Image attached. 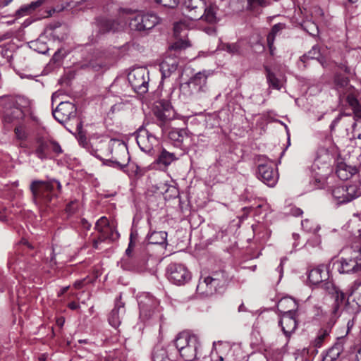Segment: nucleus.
<instances>
[{
	"mask_svg": "<svg viewBox=\"0 0 361 361\" xmlns=\"http://www.w3.org/2000/svg\"><path fill=\"white\" fill-rule=\"evenodd\" d=\"M86 147L92 156L100 160H102L104 157H109L111 154V158L106 159L104 164L119 169H123L127 166L130 160L127 146L117 140H101L95 147L91 144L90 146Z\"/></svg>",
	"mask_w": 361,
	"mask_h": 361,
	"instance_id": "nucleus-1",
	"label": "nucleus"
},
{
	"mask_svg": "<svg viewBox=\"0 0 361 361\" xmlns=\"http://www.w3.org/2000/svg\"><path fill=\"white\" fill-rule=\"evenodd\" d=\"M55 186L60 192L61 184L55 178H49L47 180H34L30 183V190L32 200L40 210L42 215L47 213L54 205L52 201L57 197Z\"/></svg>",
	"mask_w": 361,
	"mask_h": 361,
	"instance_id": "nucleus-2",
	"label": "nucleus"
},
{
	"mask_svg": "<svg viewBox=\"0 0 361 361\" xmlns=\"http://www.w3.org/2000/svg\"><path fill=\"white\" fill-rule=\"evenodd\" d=\"M208 75L205 71L197 73L188 82L180 85V98L184 102H190L202 98L207 92V80Z\"/></svg>",
	"mask_w": 361,
	"mask_h": 361,
	"instance_id": "nucleus-3",
	"label": "nucleus"
},
{
	"mask_svg": "<svg viewBox=\"0 0 361 361\" xmlns=\"http://www.w3.org/2000/svg\"><path fill=\"white\" fill-rule=\"evenodd\" d=\"M30 101L24 97H4L1 105L4 109V119L6 123H12L24 118L29 112Z\"/></svg>",
	"mask_w": 361,
	"mask_h": 361,
	"instance_id": "nucleus-4",
	"label": "nucleus"
},
{
	"mask_svg": "<svg viewBox=\"0 0 361 361\" xmlns=\"http://www.w3.org/2000/svg\"><path fill=\"white\" fill-rule=\"evenodd\" d=\"M174 345L185 361H193L196 359L200 348L199 338L186 331L177 335Z\"/></svg>",
	"mask_w": 361,
	"mask_h": 361,
	"instance_id": "nucleus-5",
	"label": "nucleus"
},
{
	"mask_svg": "<svg viewBox=\"0 0 361 361\" xmlns=\"http://www.w3.org/2000/svg\"><path fill=\"white\" fill-rule=\"evenodd\" d=\"M329 274L324 266L312 269L308 274V280L312 285H318L331 293L338 306L344 300V293L336 287L331 281H328Z\"/></svg>",
	"mask_w": 361,
	"mask_h": 361,
	"instance_id": "nucleus-6",
	"label": "nucleus"
},
{
	"mask_svg": "<svg viewBox=\"0 0 361 361\" xmlns=\"http://www.w3.org/2000/svg\"><path fill=\"white\" fill-rule=\"evenodd\" d=\"M189 46L188 41L180 39L176 41L169 47L164 60L159 66L162 79L169 78L176 71L179 63L178 54L180 51Z\"/></svg>",
	"mask_w": 361,
	"mask_h": 361,
	"instance_id": "nucleus-7",
	"label": "nucleus"
},
{
	"mask_svg": "<svg viewBox=\"0 0 361 361\" xmlns=\"http://www.w3.org/2000/svg\"><path fill=\"white\" fill-rule=\"evenodd\" d=\"M226 281L224 271H216L211 276L201 277L197 286V291L204 296L212 295L225 285Z\"/></svg>",
	"mask_w": 361,
	"mask_h": 361,
	"instance_id": "nucleus-8",
	"label": "nucleus"
},
{
	"mask_svg": "<svg viewBox=\"0 0 361 361\" xmlns=\"http://www.w3.org/2000/svg\"><path fill=\"white\" fill-rule=\"evenodd\" d=\"M348 298L342 304L338 306L335 302L334 312L336 313L340 310H345L350 314L357 313L361 310V282L355 281L353 285L348 290Z\"/></svg>",
	"mask_w": 361,
	"mask_h": 361,
	"instance_id": "nucleus-9",
	"label": "nucleus"
},
{
	"mask_svg": "<svg viewBox=\"0 0 361 361\" xmlns=\"http://www.w3.org/2000/svg\"><path fill=\"white\" fill-rule=\"evenodd\" d=\"M285 306L290 307V310L284 312L279 321V325L284 335L289 337L294 332L297 327V322L295 318L294 309L297 308L295 301L291 298H282L278 304L279 308H283Z\"/></svg>",
	"mask_w": 361,
	"mask_h": 361,
	"instance_id": "nucleus-10",
	"label": "nucleus"
},
{
	"mask_svg": "<svg viewBox=\"0 0 361 361\" xmlns=\"http://www.w3.org/2000/svg\"><path fill=\"white\" fill-rule=\"evenodd\" d=\"M62 149L60 145L53 140L46 137H38L35 140L33 149L31 152L41 161H44L52 157V154L59 155L62 153Z\"/></svg>",
	"mask_w": 361,
	"mask_h": 361,
	"instance_id": "nucleus-11",
	"label": "nucleus"
},
{
	"mask_svg": "<svg viewBox=\"0 0 361 361\" xmlns=\"http://www.w3.org/2000/svg\"><path fill=\"white\" fill-rule=\"evenodd\" d=\"M359 250H355L350 257H342L337 261V269L341 274L361 275V233L358 236Z\"/></svg>",
	"mask_w": 361,
	"mask_h": 361,
	"instance_id": "nucleus-12",
	"label": "nucleus"
},
{
	"mask_svg": "<svg viewBox=\"0 0 361 361\" xmlns=\"http://www.w3.org/2000/svg\"><path fill=\"white\" fill-rule=\"evenodd\" d=\"M128 80L135 92L145 94L149 87V71L144 67L133 68L128 75Z\"/></svg>",
	"mask_w": 361,
	"mask_h": 361,
	"instance_id": "nucleus-13",
	"label": "nucleus"
},
{
	"mask_svg": "<svg viewBox=\"0 0 361 361\" xmlns=\"http://www.w3.org/2000/svg\"><path fill=\"white\" fill-rule=\"evenodd\" d=\"M137 302L140 315L145 319H149L161 312V308L159 305V301L149 293H144L139 295Z\"/></svg>",
	"mask_w": 361,
	"mask_h": 361,
	"instance_id": "nucleus-14",
	"label": "nucleus"
},
{
	"mask_svg": "<svg viewBox=\"0 0 361 361\" xmlns=\"http://www.w3.org/2000/svg\"><path fill=\"white\" fill-rule=\"evenodd\" d=\"M168 279L176 285H183L190 279V273L187 267L180 263H171L166 268Z\"/></svg>",
	"mask_w": 361,
	"mask_h": 361,
	"instance_id": "nucleus-15",
	"label": "nucleus"
},
{
	"mask_svg": "<svg viewBox=\"0 0 361 361\" xmlns=\"http://www.w3.org/2000/svg\"><path fill=\"white\" fill-rule=\"evenodd\" d=\"M136 141L142 151L150 155L154 154V147L158 145V140L148 130L140 128L136 136Z\"/></svg>",
	"mask_w": 361,
	"mask_h": 361,
	"instance_id": "nucleus-16",
	"label": "nucleus"
},
{
	"mask_svg": "<svg viewBox=\"0 0 361 361\" xmlns=\"http://www.w3.org/2000/svg\"><path fill=\"white\" fill-rule=\"evenodd\" d=\"M76 107L69 102H61L57 107L52 111L54 118L60 123H63L76 116Z\"/></svg>",
	"mask_w": 361,
	"mask_h": 361,
	"instance_id": "nucleus-17",
	"label": "nucleus"
},
{
	"mask_svg": "<svg viewBox=\"0 0 361 361\" xmlns=\"http://www.w3.org/2000/svg\"><path fill=\"white\" fill-rule=\"evenodd\" d=\"M158 23V17L154 13L137 15L132 18L130 26L138 31H145L153 28Z\"/></svg>",
	"mask_w": 361,
	"mask_h": 361,
	"instance_id": "nucleus-18",
	"label": "nucleus"
},
{
	"mask_svg": "<svg viewBox=\"0 0 361 361\" xmlns=\"http://www.w3.org/2000/svg\"><path fill=\"white\" fill-rule=\"evenodd\" d=\"M360 192L355 185L339 186L333 189L332 195L338 204L348 203L360 196Z\"/></svg>",
	"mask_w": 361,
	"mask_h": 361,
	"instance_id": "nucleus-19",
	"label": "nucleus"
},
{
	"mask_svg": "<svg viewBox=\"0 0 361 361\" xmlns=\"http://www.w3.org/2000/svg\"><path fill=\"white\" fill-rule=\"evenodd\" d=\"M205 4L204 0H185L182 6L183 13L191 20H199L201 18Z\"/></svg>",
	"mask_w": 361,
	"mask_h": 361,
	"instance_id": "nucleus-20",
	"label": "nucleus"
},
{
	"mask_svg": "<svg viewBox=\"0 0 361 361\" xmlns=\"http://www.w3.org/2000/svg\"><path fill=\"white\" fill-rule=\"evenodd\" d=\"M257 178L269 187H274L279 179V173L271 165L259 164L257 171Z\"/></svg>",
	"mask_w": 361,
	"mask_h": 361,
	"instance_id": "nucleus-21",
	"label": "nucleus"
},
{
	"mask_svg": "<svg viewBox=\"0 0 361 361\" xmlns=\"http://www.w3.org/2000/svg\"><path fill=\"white\" fill-rule=\"evenodd\" d=\"M222 15L219 12L218 6L215 4H205L204 9L202 13L201 18L211 25H214L221 20Z\"/></svg>",
	"mask_w": 361,
	"mask_h": 361,
	"instance_id": "nucleus-22",
	"label": "nucleus"
},
{
	"mask_svg": "<svg viewBox=\"0 0 361 361\" xmlns=\"http://www.w3.org/2000/svg\"><path fill=\"white\" fill-rule=\"evenodd\" d=\"M121 295L116 300L115 307L112 310L109 317V322L114 328L119 326L121 322V319L125 314L124 303L121 300Z\"/></svg>",
	"mask_w": 361,
	"mask_h": 361,
	"instance_id": "nucleus-23",
	"label": "nucleus"
},
{
	"mask_svg": "<svg viewBox=\"0 0 361 361\" xmlns=\"http://www.w3.org/2000/svg\"><path fill=\"white\" fill-rule=\"evenodd\" d=\"M349 79L341 74H337L334 78V84L338 91L342 94H345L353 87L349 85Z\"/></svg>",
	"mask_w": 361,
	"mask_h": 361,
	"instance_id": "nucleus-24",
	"label": "nucleus"
},
{
	"mask_svg": "<svg viewBox=\"0 0 361 361\" xmlns=\"http://www.w3.org/2000/svg\"><path fill=\"white\" fill-rule=\"evenodd\" d=\"M284 28H285V24H283V23L275 24L272 27L269 33L268 34L267 37V44H268L271 54H274V50L275 49L274 47V43L276 36Z\"/></svg>",
	"mask_w": 361,
	"mask_h": 361,
	"instance_id": "nucleus-25",
	"label": "nucleus"
},
{
	"mask_svg": "<svg viewBox=\"0 0 361 361\" xmlns=\"http://www.w3.org/2000/svg\"><path fill=\"white\" fill-rule=\"evenodd\" d=\"M147 238L149 243L162 245L166 242L167 233L164 231H153L149 233Z\"/></svg>",
	"mask_w": 361,
	"mask_h": 361,
	"instance_id": "nucleus-26",
	"label": "nucleus"
},
{
	"mask_svg": "<svg viewBox=\"0 0 361 361\" xmlns=\"http://www.w3.org/2000/svg\"><path fill=\"white\" fill-rule=\"evenodd\" d=\"M176 159L173 153H171L163 148L158 156L157 161L158 164L167 167Z\"/></svg>",
	"mask_w": 361,
	"mask_h": 361,
	"instance_id": "nucleus-27",
	"label": "nucleus"
},
{
	"mask_svg": "<svg viewBox=\"0 0 361 361\" xmlns=\"http://www.w3.org/2000/svg\"><path fill=\"white\" fill-rule=\"evenodd\" d=\"M264 68L269 86L278 90H281L283 85L282 80L278 78L268 66H265Z\"/></svg>",
	"mask_w": 361,
	"mask_h": 361,
	"instance_id": "nucleus-28",
	"label": "nucleus"
},
{
	"mask_svg": "<svg viewBox=\"0 0 361 361\" xmlns=\"http://www.w3.org/2000/svg\"><path fill=\"white\" fill-rule=\"evenodd\" d=\"M152 359V361H171L168 357L166 350L161 345L154 347Z\"/></svg>",
	"mask_w": 361,
	"mask_h": 361,
	"instance_id": "nucleus-29",
	"label": "nucleus"
},
{
	"mask_svg": "<svg viewBox=\"0 0 361 361\" xmlns=\"http://www.w3.org/2000/svg\"><path fill=\"white\" fill-rule=\"evenodd\" d=\"M186 130L182 129H173L169 133V137L174 141L177 145H179L183 142L185 137L186 136Z\"/></svg>",
	"mask_w": 361,
	"mask_h": 361,
	"instance_id": "nucleus-30",
	"label": "nucleus"
},
{
	"mask_svg": "<svg viewBox=\"0 0 361 361\" xmlns=\"http://www.w3.org/2000/svg\"><path fill=\"white\" fill-rule=\"evenodd\" d=\"M173 34L177 39L176 41L180 39L183 40L182 37H184L187 35V28L185 23L182 21L176 23L173 26Z\"/></svg>",
	"mask_w": 361,
	"mask_h": 361,
	"instance_id": "nucleus-31",
	"label": "nucleus"
},
{
	"mask_svg": "<svg viewBox=\"0 0 361 361\" xmlns=\"http://www.w3.org/2000/svg\"><path fill=\"white\" fill-rule=\"evenodd\" d=\"M302 229L308 233H316L320 227L313 220L306 219L301 222Z\"/></svg>",
	"mask_w": 361,
	"mask_h": 361,
	"instance_id": "nucleus-32",
	"label": "nucleus"
},
{
	"mask_svg": "<svg viewBox=\"0 0 361 361\" xmlns=\"http://www.w3.org/2000/svg\"><path fill=\"white\" fill-rule=\"evenodd\" d=\"M95 229L99 233L105 234L104 233L111 230L109 220L106 217L102 216L95 224Z\"/></svg>",
	"mask_w": 361,
	"mask_h": 361,
	"instance_id": "nucleus-33",
	"label": "nucleus"
},
{
	"mask_svg": "<svg viewBox=\"0 0 361 361\" xmlns=\"http://www.w3.org/2000/svg\"><path fill=\"white\" fill-rule=\"evenodd\" d=\"M329 334V330L328 329H321L319 331L317 337L313 341L312 344L315 348L322 347L323 343L325 339Z\"/></svg>",
	"mask_w": 361,
	"mask_h": 361,
	"instance_id": "nucleus-34",
	"label": "nucleus"
},
{
	"mask_svg": "<svg viewBox=\"0 0 361 361\" xmlns=\"http://www.w3.org/2000/svg\"><path fill=\"white\" fill-rule=\"evenodd\" d=\"M14 133L17 140L25 141L28 136L25 126L19 124L14 128Z\"/></svg>",
	"mask_w": 361,
	"mask_h": 361,
	"instance_id": "nucleus-35",
	"label": "nucleus"
},
{
	"mask_svg": "<svg viewBox=\"0 0 361 361\" xmlns=\"http://www.w3.org/2000/svg\"><path fill=\"white\" fill-rule=\"evenodd\" d=\"M31 44V47H32L35 51L41 54H47L49 50V48L43 41L42 37H40L36 41L32 42Z\"/></svg>",
	"mask_w": 361,
	"mask_h": 361,
	"instance_id": "nucleus-36",
	"label": "nucleus"
},
{
	"mask_svg": "<svg viewBox=\"0 0 361 361\" xmlns=\"http://www.w3.org/2000/svg\"><path fill=\"white\" fill-rule=\"evenodd\" d=\"M340 355V350L337 347L330 348L323 357V361H335Z\"/></svg>",
	"mask_w": 361,
	"mask_h": 361,
	"instance_id": "nucleus-37",
	"label": "nucleus"
},
{
	"mask_svg": "<svg viewBox=\"0 0 361 361\" xmlns=\"http://www.w3.org/2000/svg\"><path fill=\"white\" fill-rule=\"evenodd\" d=\"M23 262V257H18L16 255H11L9 257L8 260V264L10 267L12 266H15L14 269L16 268L22 269L23 267L21 266V264Z\"/></svg>",
	"mask_w": 361,
	"mask_h": 361,
	"instance_id": "nucleus-38",
	"label": "nucleus"
},
{
	"mask_svg": "<svg viewBox=\"0 0 361 361\" xmlns=\"http://www.w3.org/2000/svg\"><path fill=\"white\" fill-rule=\"evenodd\" d=\"M319 56V49L317 47L314 46L312 47V49L310 51H309L307 54H305L302 56H301L300 60L303 63H305L307 59H315Z\"/></svg>",
	"mask_w": 361,
	"mask_h": 361,
	"instance_id": "nucleus-39",
	"label": "nucleus"
},
{
	"mask_svg": "<svg viewBox=\"0 0 361 361\" xmlns=\"http://www.w3.org/2000/svg\"><path fill=\"white\" fill-rule=\"evenodd\" d=\"M121 267L124 270H134L135 269L134 264L132 263L130 257H123L119 262Z\"/></svg>",
	"mask_w": 361,
	"mask_h": 361,
	"instance_id": "nucleus-40",
	"label": "nucleus"
},
{
	"mask_svg": "<svg viewBox=\"0 0 361 361\" xmlns=\"http://www.w3.org/2000/svg\"><path fill=\"white\" fill-rule=\"evenodd\" d=\"M248 5L252 8L257 6L266 7L271 4V0H247Z\"/></svg>",
	"mask_w": 361,
	"mask_h": 361,
	"instance_id": "nucleus-41",
	"label": "nucleus"
},
{
	"mask_svg": "<svg viewBox=\"0 0 361 361\" xmlns=\"http://www.w3.org/2000/svg\"><path fill=\"white\" fill-rule=\"evenodd\" d=\"M222 49L225 50L228 53L231 54H238L239 52L240 47L235 44H225L222 47Z\"/></svg>",
	"mask_w": 361,
	"mask_h": 361,
	"instance_id": "nucleus-42",
	"label": "nucleus"
},
{
	"mask_svg": "<svg viewBox=\"0 0 361 361\" xmlns=\"http://www.w3.org/2000/svg\"><path fill=\"white\" fill-rule=\"evenodd\" d=\"M45 1L44 0H37L35 1H32L30 4L27 6H25L21 8L22 11L27 12L30 10H35L37 8L41 6Z\"/></svg>",
	"mask_w": 361,
	"mask_h": 361,
	"instance_id": "nucleus-43",
	"label": "nucleus"
},
{
	"mask_svg": "<svg viewBox=\"0 0 361 361\" xmlns=\"http://www.w3.org/2000/svg\"><path fill=\"white\" fill-rule=\"evenodd\" d=\"M156 1L164 7L169 8H176L178 4V0H156Z\"/></svg>",
	"mask_w": 361,
	"mask_h": 361,
	"instance_id": "nucleus-44",
	"label": "nucleus"
},
{
	"mask_svg": "<svg viewBox=\"0 0 361 361\" xmlns=\"http://www.w3.org/2000/svg\"><path fill=\"white\" fill-rule=\"evenodd\" d=\"M346 102L349 104V106L353 109L358 108V106L360 105L359 101L355 97V96L351 93H349L346 97Z\"/></svg>",
	"mask_w": 361,
	"mask_h": 361,
	"instance_id": "nucleus-45",
	"label": "nucleus"
},
{
	"mask_svg": "<svg viewBox=\"0 0 361 361\" xmlns=\"http://www.w3.org/2000/svg\"><path fill=\"white\" fill-rule=\"evenodd\" d=\"M106 234L100 233L97 238L93 240L92 245L94 249H99V245L106 240Z\"/></svg>",
	"mask_w": 361,
	"mask_h": 361,
	"instance_id": "nucleus-46",
	"label": "nucleus"
},
{
	"mask_svg": "<svg viewBox=\"0 0 361 361\" xmlns=\"http://www.w3.org/2000/svg\"><path fill=\"white\" fill-rule=\"evenodd\" d=\"M78 207V202L76 200L69 202L66 207V212L68 214H73Z\"/></svg>",
	"mask_w": 361,
	"mask_h": 361,
	"instance_id": "nucleus-47",
	"label": "nucleus"
},
{
	"mask_svg": "<svg viewBox=\"0 0 361 361\" xmlns=\"http://www.w3.org/2000/svg\"><path fill=\"white\" fill-rule=\"evenodd\" d=\"M348 114H343V113H341L338 115V116L336 118H335L333 121L331 122V125H330V130L331 131H334L335 128L337 126L338 123L340 122V121L341 120L342 117L343 116H347Z\"/></svg>",
	"mask_w": 361,
	"mask_h": 361,
	"instance_id": "nucleus-48",
	"label": "nucleus"
},
{
	"mask_svg": "<svg viewBox=\"0 0 361 361\" xmlns=\"http://www.w3.org/2000/svg\"><path fill=\"white\" fill-rule=\"evenodd\" d=\"M59 29H60V27H56L50 33V35L52 36V37L54 39H58L59 41L63 40L64 39L63 35H59Z\"/></svg>",
	"mask_w": 361,
	"mask_h": 361,
	"instance_id": "nucleus-49",
	"label": "nucleus"
},
{
	"mask_svg": "<svg viewBox=\"0 0 361 361\" xmlns=\"http://www.w3.org/2000/svg\"><path fill=\"white\" fill-rule=\"evenodd\" d=\"M157 116L163 121L169 120L171 118L170 111L169 109H166L163 112H160Z\"/></svg>",
	"mask_w": 361,
	"mask_h": 361,
	"instance_id": "nucleus-50",
	"label": "nucleus"
},
{
	"mask_svg": "<svg viewBox=\"0 0 361 361\" xmlns=\"http://www.w3.org/2000/svg\"><path fill=\"white\" fill-rule=\"evenodd\" d=\"M107 237H106V240L107 239H114L115 237H118V233L117 231H115L114 228L112 226H111V230L110 231H108L104 233Z\"/></svg>",
	"mask_w": 361,
	"mask_h": 361,
	"instance_id": "nucleus-51",
	"label": "nucleus"
},
{
	"mask_svg": "<svg viewBox=\"0 0 361 361\" xmlns=\"http://www.w3.org/2000/svg\"><path fill=\"white\" fill-rule=\"evenodd\" d=\"M286 261V258H283L281 259L280 264L276 268V271L279 273V280L281 279L283 274V264Z\"/></svg>",
	"mask_w": 361,
	"mask_h": 361,
	"instance_id": "nucleus-52",
	"label": "nucleus"
},
{
	"mask_svg": "<svg viewBox=\"0 0 361 361\" xmlns=\"http://www.w3.org/2000/svg\"><path fill=\"white\" fill-rule=\"evenodd\" d=\"M80 226L85 231L90 230L91 224L89 223L85 219H81L80 221Z\"/></svg>",
	"mask_w": 361,
	"mask_h": 361,
	"instance_id": "nucleus-53",
	"label": "nucleus"
},
{
	"mask_svg": "<svg viewBox=\"0 0 361 361\" xmlns=\"http://www.w3.org/2000/svg\"><path fill=\"white\" fill-rule=\"evenodd\" d=\"M290 213L294 216H299L302 214V210L298 207H292L290 210Z\"/></svg>",
	"mask_w": 361,
	"mask_h": 361,
	"instance_id": "nucleus-54",
	"label": "nucleus"
},
{
	"mask_svg": "<svg viewBox=\"0 0 361 361\" xmlns=\"http://www.w3.org/2000/svg\"><path fill=\"white\" fill-rule=\"evenodd\" d=\"M204 30L209 35H214L216 32V29L213 26L207 27L204 29Z\"/></svg>",
	"mask_w": 361,
	"mask_h": 361,
	"instance_id": "nucleus-55",
	"label": "nucleus"
},
{
	"mask_svg": "<svg viewBox=\"0 0 361 361\" xmlns=\"http://www.w3.org/2000/svg\"><path fill=\"white\" fill-rule=\"evenodd\" d=\"M353 110L356 117L361 118V105H359L358 108L353 109Z\"/></svg>",
	"mask_w": 361,
	"mask_h": 361,
	"instance_id": "nucleus-56",
	"label": "nucleus"
},
{
	"mask_svg": "<svg viewBox=\"0 0 361 361\" xmlns=\"http://www.w3.org/2000/svg\"><path fill=\"white\" fill-rule=\"evenodd\" d=\"M13 0H0V8L8 6Z\"/></svg>",
	"mask_w": 361,
	"mask_h": 361,
	"instance_id": "nucleus-57",
	"label": "nucleus"
},
{
	"mask_svg": "<svg viewBox=\"0 0 361 361\" xmlns=\"http://www.w3.org/2000/svg\"><path fill=\"white\" fill-rule=\"evenodd\" d=\"M79 307V305L75 302H71L68 304V307L73 310H77Z\"/></svg>",
	"mask_w": 361,
	"mask_h": 361,
	"instance_id": "nucleus-58",
	"label": "nucleus"
},
{
	"mask_svg": "<svg viewBox=\"0 0 361 361\" xmlns=\"http://www.w3.org/2000/svg\"><path fill=\"white\" fill-rule=\"evenodd\" d=\"M84 281H77L74 283L73 286L77 289H80L83 286Z\"/></svg>",
	"mask_w": 361,
	"mask_h": 361,
	"instance_id": "nucleus-59",
	"label": "nucleus"
},
{
	"mask_svg": "<svg viewBox=\"0 0 361 361\" xmlns=\"http://www.w3.org/2000/svg\"><path fill=\"white\" fill-rule=\"evenodd\" d=\"M299 238H300L299 234L293 233V238L295 240V242L293 243V246H295V247L298 246V244L296 243V240H298L299 239Z\"/></svg>",
	"mask_w": 361,
	"mask_h": 361,
	"instance_id": "nucleus-60",
	"label": "nucleus"
},
{
	"mask_svg": "<svg viewBox=\"0 0 361 361\" xmlns=\"http://www.w3.org/2000/svg\"><path fill=\"white\" fill-rule=\"evenodd\" d=\"M64 322H65L64 319L63 317H61V318L57 319L56 324L58 326L61 327V326H63Z\"/></svg>",
	"mask_w": 361,
	"mask_h": 361,
	"instance_id": "nucleus-61",
	"label": "nucleus"
},
{
	"mask_svg": "<svg viewBox=\"0 0 361 361\" xmlns=\"http://www.w3.org/2000/svg\"><path fill=\"white\" fill-rule=\"evenodd\" d=\"M132 252H133V249H131L130 247H128L126 250V257H130Z\"/></svg>",
	"mask_w": 361,
	"mask_h": 361,
	"instance_id": "nucleus-62",
	"label": "nucleus"
},
{
	"mask_svg": "<svg viewBox=\"0 0 361 361\" xmlns=\"http://www.w3.org/2000/svg\"><path fill=\"white\" fill-rule=\"evenodd\" d=\"M134 246H135V243H133V241L132 240V234H131L130 235V242H129L128 247H130L131 249H133Z\"/></svg>",
	"mask_w": 361,
	"mask_h": 361,
	"instance_id": "nucleus-63",
	"label": "nucleus"
},
{
	"mask_svg": "<svg viewBox=\"0 0 361 361\" xmlns=\"http://www.w3.org/2000/svg\"><path fill=\"white\" fill-rule=\"evenodd\" d=\"M238 311L239 312H244L245 311V307L243 304H241L239 307H238Z\"/></svg>",
	"mask_w": 361,
	"mask_h": 361,
	"instance_id": "nucleus-64",
	"label": "nucleus"
}]
</instances>
